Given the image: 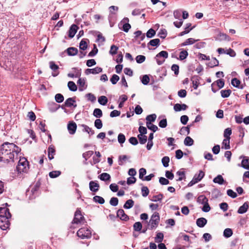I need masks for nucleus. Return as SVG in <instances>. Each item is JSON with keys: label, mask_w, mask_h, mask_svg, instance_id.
Masks as SVG:
<instances>
[{"label": "nucleus", "mask_w": 249, "mask_h": 249, "mask_svg": "<svg viewBox=\"0 0 249 249\" xmlns=\"http://www.w3.org/2000/svg\"><path fill=\"white\" fill-rule=\"evenodd\" d=\"M120 77L116 74H113L110 78V81L112 84L115 85L119 80Z\"/></svg>", "instance_id": "60"}, {"label": "nucleus", "mask_w": 249, "mask_h": 249, "mask_svg": "<svg viewBox=\"0 0 249 249\" xmlns=\"http://www.w3.org/2000/svg\"><path fill=\"white\" fill-rule=\"evenodd\" d=\"M76 101L75 100L74 98H69L65 101L63 106L68 107H71L72 106L75 107L77 106L76 104L74 105V103Z\"/></svg>", "instance_id": "14"}, {"label": "nucleus", "mask_w": 249, "mask_h": 249, "mask_svg": "<svg viewBox=\"0 0 249 249\" xmlns=\"http://www.w3.org/2000/svg\"><path fill=\"white\" fill-rule=\"evenodd\" d=\"M21 148L13 142H5L0 146V163L2 166H10L18 159Z\"/></svg>", "instance_id": "1"}, {"label": "nucleus", "mask_w": 249, "mask_h": 249, "mask_svg": "<svg viewBox=\"0 0 249 249\" xmlns=\"http://www.w3.org/2000/svg\"><path fill=\"white\" fill-rule=\"evenodd\" d=\"M191 26V23H187L186 25V27L185 28V30L184 31H182L180 33V36H183L186 34H188L189 33V32L193 29V28L194 27H192V28H190Z\"/></svg>", "instance_id": "33"}, {"label": "nucleus", "mask_w": 249, "mask_h": 249, "mask_svg": "<svg viewBox=\"0 0 249 249\" xmlns=\"http://www.w3.org/2000/svg\"><path fill=\"white\" fill-rule=\"evenodd\" d=\"M194 140L189 136L185 138L184 141V143L186 146H191L194 144Z\"/></svg>", "instance_id": "36"}, {"label": "nucleus", "mask_w": 249, "mask_h": 249, "mask_svg": "<svg viewBox=\"0 0 249 249\" xmlns=\"http://www.w3.org/2000/svg\"><path fill=\"white\" fill-rule=\"evenodd\" d=\"M213 181L215 183H218L221 185L224 183V180L222 176L220 175H219L213 178Z\"/></svg>", "instance_id": "31"}, {"label": "nucleus", "mask_w": 249, "mask_h": 249, "mask_svg": "<svg viewBox=\"0 0 249 249\" xmlns=\"http://www.w3.org/2000/svg\"><path fill=\"white\" fill-rule=\"evenodd\" d=\"M134 230L137 231H140L142 229V224L140 222H137L133 225Z\"/></svg>", "instance_id": "48"}, {"label": "nucleus", "mask_w": 249, "mask_h": 249, "mask_svg": "<svg viewBox=\"0 0 249 249\" xmlns=\"http://www.w3.org/2000/svg\"><path fill=\"white\" fill-rule=\"evenodd\" d=\"M1 217L0 219V228L2 230H6L10 226L9 219L11 217Z\"/></svg>", "instance_id": "11"}, {"label": "nucleus", "mask_w": 249, "mask_h": 249, "mask_svg": "<svg viewBox=\"0 0 249 249\" xmlns=\"http://www.w3.org/2000/svg\"><path fill=\"white\" fill-rule=\"evenodd\" d=\"M230 139L229 138H225L223 141L222 145L224 146V148L225 149H229L230 148Z\"/></svg>", "instance_id": "51"}, {"label": "nucleus", "mask_w": 249, "mask_h": 249, "mask_svg": "<svg viewBox=\"0 0 249 249\" xmlns=\"http://www.w3.org/2000/svg\"><path fill=\"white\" fill-rule=\"evenodd\" d=\"M72 223L73 224L83 225L87 223L85 218L82 214L81 211L79 209H77L75 212L74 217Z\"/></svg>", "instance_id": "4"}, {"label": "nucleus", "mask_w": 249, "mask_h": 249, "mask_svg": "<svg viewBox=\"0 0 249 249\" xmlns=\"http://www.w3.org/2000/svg\"><path fill=\"white\" fill-rule=\"evenodd\" d=\"M105 41V38L101 34H98L95 39V42L97 43V45L99 46L104 45Z\"/></svg>", "instance_id": "20"}, {"label": "nucleus", "mask_w": 249, "mask_h": 249, "mask_svg": "<svg viewBox=\"0 0 249 249\" xmlns=\"http://www.w3.org/2000/svg\"><path fill=\"white\" fill-rule=\"evenodd\" d=\"M197 201L199 203L204 204L208 202V199L204 195H200L198 197Z\"/></svg>", "instance_id": "32"}, {"label": "nucleus", "mask_w": 249, "mask_h": 249, "mask_svg": "<svg viewBox=\"0 0 249 249\" xmlns=\"http://www.w3.org/2000/svg\"><path fill=\"white\" fill-rule=\"evenodd\" d=\"M77 84L79 85V90H83V88L85 86V81L84 79L79 78V80L77 81Z\"/></svg>", "instance_id": "58"}, {"label": "nucleus", "mask_w": 249, "mask_h": 249, "mask_svg": "<svg viewBox=\"0 0 249 249\" xmlns=\"http://www.w3.org/2000/svg\"><path fill=\"white\" fill-rule=\"evenodd\" d=\"M1 217H11V214L10 213L9 209L6 207L0 208V219Z\"/></svg>", "instance_id": "12"}, {"label": "nucleus", "mask_w": 249, "mask_h": 249, "mask_svg": "<svg viewBox=\"0 0 249 249\" xmlns=\"http://www.w3.org/2000/svg\"><path fill=\"white\" fill-rule=\"evenodd\" d=\"M108 102L107 97L105 96H101L98 98V102L102 105H106Z\"/></svg>", "instance_id": "38"}, {"label": "nucleus", "mask_w": 249, "mask_h": 249, "mask_svg": "<svg viewBox=\"0 0 249 249\" xmlns=\"http://www.w3.org/2000/svg\"><path fill=\"white\" fill-rule=\"evenodd\" d=\"M94 125H95V126L97 129L101 128L102 127V126H103V124H102V121L100 119H96L95 121Z\"/></svg>", "instance_id": "64"}, {"label": "nucleus", "mask_w": 249, "mask_h": 249, "mask_svg": "<svg viewBox=\"0 0 249 249\" xmlns=\"http://www.w3.org/2000/svg\"><path fill=\"white\" fill-rule=\"evenodd\" d=\"M242 166L243 168L249 169V159H244L242 160Z\"/></svg>", "instance_id": "52"}, {"label": "nucleus", "mask_w": 249, "mask_h": 249, "mask_svg": "<svg viewBox=\"0 0 249 249\" xmlns=\"http://www.w3.org/2000/svg\"><path fill=\"white\" fill-rule=\"evenodd\" d=\"M150 81L149 76L147 75H144L142 76L141 81L142 83L144 85H147Z\"/></svg>", "instance_id": "63"}, {"label": "nucleus", "mask_w": 249, "mask_h": 249, "mask_svg": "<svg viewBox=\"0 0 249 249\" xmlns=\"http://www.w3.org/2000/svg\"><path fill=\"white\" fill-rule=\"evenodd\" d=\"M102 71V68L97 67L94 69H87L85 71V73L86 74H89V73L95 74L101 72Z\"/></svg>", "instance_id": "16"}, {"label": "nucleus", "mask_w": 249, "mask_h": 249, "mask_svg": "<svg viewBox=\"0 0 249 249\" xmlns=\"http://www.w3.org/2000/svg\"><path fill=\"white\" fill-rule=\"evenodd\" d=\"M205 175V173L202 171H199V173L198 175L196 174L193 178L196 181V182L197 183L198 181H200L204 177Z\"/></svg>", "instance_id": "26"}, {"label": "nucleus", "mask_w": 249, "mask_h": 249, "mask_svg": "<svg viewBox=\"0 0 249 249\" xmlns=\"http://www.w3.org/2000/svg\"><path fill=\"white\" fill-rule=\"evenodd\" d=\"M117 216L122 220L127 221L129 219L128 215L125 214L123 209H119L117 213Z\"/></svg>", "instance_id": "15"}, {"label": "nucleus", "mask_w": 249, "mask_h": 249, "mask_svg": "<svg viewBox=\"0 0 249 249\" xmlns=\"http://www.w3.org/2000/svg\"><path fill=\"white\" fill-rule=\"evenodd\" d=\"M168 56V53L166 51H162L158 53L155 57L157 63L158 65H161L165 61V59Z\"/></svg>", "instance_id": "8"}, {"label": "nucleus", "mask_w": 249, "mask_h": 249, "mask_svg": "<svg viewBox=\"0 0 249 249\" xmlns=\"http://www.w3.org/2000/svg\"><path fill=\"white\" fill-rule=\"evenodd\" d=\"M163 237L164 235L162 232L157 233L155 238V242L157 243H161L163 240Z\"/></svg>", "instance_id": "39"}, {"label": "nucleus", "mask_w": 249, "mask_h": 249, "mask_svg": "<svg viewBox=\"0 0 249 249\" xmlns=\"http://www.w3.org/2000/svg\"><path fill=\"white\" fill-rule=\"evenodd\" d=\"M61 174L60 171H53L49 173V176L51 178H55L59 176Z\"/></svg>", "instance_id": "42"}, {"label": "nucleus", "mask_w": 249, "mask_h": 249, "mask_svg": "<svg viewBox=\"0 0 249 249\" xmlns=\"http://www.w3.org/2000/svg\"><path fill=\"white\" fill-rule=\"evenodd\" d=\"M146 126L148 129L151 130L153 132H156L158 129V127L157 125L152 124L149 122H146Z\"/></svg>", "instance_id": "44"}, {"label": "nucleus", "mask_w": 249, "mask_h": 249, "mask_svg": "<svg viewBox=\"0 0 249 249\" xmlns=\"http://www.w3.org/2000/svg\"><path fill=\"white\" fill-rule=\"evenodd\" d=\"M188 108V106L184 104H176L174 106V109L176 111H180L181 110H185Z\"/></svg>", "instance_id": "23"}, {"label": "nucleus", "mask_w": 249, "mask_h": 249, "mask_svg": "<svg viewBox=\"0 0 249 249\" xmlns=\"http://www.w3.org/2000/svg\"><path fill=\"white\" fill-rule=\"evenodd\" d=\"M142 196L143 197L147 196L149 193V189L147 188V187H146V186L142 187Z\"/></svg>", "instance_id": "61"}, {"label": "nucleus", "mask_w": 249, "mask_h": 249, "mask_svg": "<svg viewBox=\"0 0 249 249\" xmlns=\"http://www.w3.org/2000/svg\"><path fill=\"white\" fill-rule=\"evenodd\" d=\"M93 152L92 151H88L83 154V157L86 160H88L92 155Z\"/></svg>", "instance_id": "59"}, {"label": "nucleus", "mask_w": 249, "mask_h": 249, "mask_svg": "<svg viewBox=\"0 0 249 249\" xmlns=\"http://www.w3.org/2000/svg\"><path fill=\"white\" fill-rule=\"evenodd\" d=\"M137 137L141 144H143L146 142L147 140V137L146 136L142 135V134H139Z\"/></svg>", "instance_id": "34"}, {"label": "nucleus", "mask_w": 249, "mask_h": 249, "mask_svg": "<svg viewBox=\"0 0 249 249\" xmlns=\"http://www.w3.org/2000/svg\"><path fill=\"white\" fill-rule=\"evenodd\" d=\"M29 168V162L25 158H20L17 166V170L18 173L27 172Z\"/></svg>", "instance_id": "3"}, {"label": "nucleus", "mask_w": 249, "mask_h": 249, "mask_svg": "<svg viewBox=\"0 0 249 249\" xmlns=\"http://www.w3.org/2000/svg\"><path fill=\"white\" fill-rule=\"evenodd\" d=\"M78 26L75 24H72L70 28L68 31V36L69 37L72 38L78 29Z\"/></svg>", "instance_id": "17"}, {"label": "nucleus", "mask_w": 249, "mask_h": 249, "mask_svg": "<svg viewBox=\"0 0 249 249\" xmlns=\"http://www.w3.org/2000/svg\"><path fill=\"white\" fill-rule=\"evenodd\" d=\"M188 54V52L186 50H182L180 52L179 59L183 60L187 57Z\"/></svg>", "instance_id": "56"}, {"label": "nucleus", "mask_w": 249, "mask_h": 249, "mask_svg": "<svg viewBox=\"0 0 249 249\" xmlns=\"http://www.w3.org/2000/svg\"><path fill=\"white\" fill-rule=\"evenodd\" d=\"M64 97L62 94L57 93L55 96V100L58 103H62L64 101Z\"/></svg>", "instance_id": "53"}, {"label": "nucleus", "mask_w": 249, "mask_h": 249, "mask_svg": "<svg viewBox=\"0 0 249 249\" xmlns=\"http://www.w3.org/2000/svg\"><path fill=\"white\" fill-rule=\"evenodd\" d=\"M66 51L67 54L70 56L75 55L78 52L76 48H68Z\"/></svg>", "instance_id": "25"}, {"label": "nucleus", "mask_w": 249, "mask_h": 249, "mask_svg": "<svg viewBox=\"0 0 249 249\" xmlns=\"http://www.w3.org/2000/svg\"><path fill=\"white\" fill-rule=\"evenodd\" d=\"M93 200L95 202H97L100 204H103L105 203L104 199L100 196H94L93 198Z\"/></svg>", "instance_id": "41"}, {"label": "nucleus", "mask_w": 249, "mask_h": 249, "mask_svg": "<svg viewBox=\"0 0 249 249\" xmlns=\"http://www.w3.org/2000/svg\"><path fill=\"white\" fill-rule=\"evenodd\" d=\"M84 128V130L88 133L89 135H92L94 134V131L91 128L89 127L86 124H82L81 125Z\"/></svg>", "instance_id": "45"}, {"label": "nucleus", "mask_w": 249, "mask_h": 249, "mask_svg": "<svg viewBox=\"0 0 249 249\" xmlns=\"http://www.w3.org/2000/svg\"><path fill=\"white\" fill-rule=\"evenodd\" d=\"M77 236L81 239H89L91 236V231L86 228L80 229L77 232Z\"/></svg>", "instance_id": "5"}, {"label": "nucleus", "mask_w": 249, "mask_h": 249, "mask_svg": "<svg viewBox=\"0 0 249 249\" xmlns=\"http://www.w3.org/2000/svg\"><path fill=\"white\" fill-rule=\"evenodd\" d=\"M55 150L54 149V148L53 146H49L48 149V158L49 159L51 160L53 159V155L55 154Z\"/></svg>", "instance_id": "28"}, {"label": "nucleus", "mask_w": 249, "mask_h": 249, "mask_svg": "<svg viewBox=\"0 0 249 249\" xmlns=\"http://www.w3.org/2000/svg\"><path fill=\"white\" fill-rule=\"evenodd\" d=\"M231 92V90L227 89V90H222L220 91L221 96L223 98H227L228 97Z\"/></svg>", "instance_id": "46"}, {"label": "nucleus", "mask_w": 249, "mask_h": 249, "mask_svg": "<svg viewBox=\"0 0 249 249\" xmlns=\"http://www.w3.org/2000/svg\"><path fill=\"white\" fill-rule=\"evenodd\" d=\"M134 204V202L132 199L127 200L124 205L125 209H130L132 208Z\"/></svg>", "instance_id": "37"}, {"label": "nucleus", "mask_w": 249, "mask_h": 249, "mask_svg": "<svg viewBox=\"0 0 249 249\" xmlns=\"http://www.w3.org/2000/svg\"><path fill=\"white\" fill-rule=\"evenodd\" d=\"M68 86L70 90L75 91L77 90V87L73 81H69L68 83Z\"/></svg>", "instance_id": "40"}, {"label": "nucleus", "mask_w": 249, "mask_h": 249, "mask_svg": "<svg viewBox=\"0 0 249 249\" xmlns=\"http://www.w3.org/2000/svg\"><path fill=\"white\" fill-rule=\"evenodd\" d=\"M218 39L221 41L229 40L230 37L227 35H226L225 34L220 33L218 35Z\"/></svg>", "instance_id": "57"}, {"label": "nucleus", "mask_w": 249, "mask_h": 249, "mask_svg": "<svg viewBox=\"0 0 249 249\" xmlns=\"http://www.w3.org/2000/svg\"><path fill=\"white\" fill-rule=\"evenodd\" d=\"M249 208V203L248 202H245L243 205L240 206L238 210V213L243 214L246 213Z\"/></svg>", "instance_id": "19"}, {"label": "nucleus", "mask_w": 249, "mask_h": 249, "mask_svg": "<svg viewBox=\"0 0 249 249\" xmlns=\"http://www.w3.org/2000/svg\"><path fill=\"white\" fill-rule=\"evenodd\" d=\"M160 40L159 38H155L152 40H150V41H144L143 42H142L140 44L142 45V47H146V46L147 47H149V46H151L152 47H155L159 45Z\"/></svg>", "instance_id": "10"}, {"label": "nucleus", "mask_w": 249, "mask_h": 249, "mask_svg": "<svg viewBox=\"0 0 249 249\" xmlns=\"http://www.w3.org/2000/svg\"><path fill=\"white\" fill-rule=\"evenodd\" d=\"M177 175L178 176L179 178L177 181H181L186 178L185 173L183 171L179 170L177 172Z\"/></svg>", "instance_id": "35"}, {"label": "nucleus", "mask_w": 249, "mask_h": 249, "mask_svg": "<svg viewBox=\"0 0 249 249\" xmlns=\"http://www.w3.org/2000/svg\"><path fill=\"white\" fill-rule=\"evenodd\" d=\"M191 81H192L193 83V87L194 88V89H197L199 82V79L197 76H193L191 78Z\"/></svg>", "instance_id": "30"}, {"label": "nucleus", "mask_w": 249, "mask_h": 249, "mask_svg": "<svg viewBox=\"0 0 249 249\" xmlns=\"http://www.w3.org/2000/svg\"><path fill=\"white\" fill-rule=\"evenodd\" d=\"M99 178L103 181H108L110 180V175L107 173H103L99 176Z\"/></svg>", "instance_id": "27"}, {"label": "nucleus", "mask_w": 249, "mask_h": 249, "mask_svg": "<svg viewBox=\"0 0 249 249\" xmlns=\"http://www.w3.org/2000/svg\"><path fill=\"white\" fill-rule=\"evenodd\" d=\"M232 233L231 229L227 228L224 230L223 235L225 237L229 238L232 235Z\"/></svg>", "instance_id": "49"}, {"label": "nucleus", "mask_w": 249, "mask_h": 249, "mask_svg": "<svg viewBox=\"0 0 249 249\" xmlns=\"http://www.w3.org/2000/svg\"><path fill=\"white\" fill-rule=\"evenodd\" d=\"M156 117L157 116L155 114L149 115L146 117V122L151 123V122H153L156 120Z\"/></svg>", "instance_id": "43"}, {"label": "nucleus", "mask_w": 249, "mask_h": 249, "mask_svg": "<svg viewBox=\"0 0 249 249\" xmlns=\"http://www.w3.org/2000/svg\"><path fill=\"white\" fill-rule=\"evenodd\" d=\"M93 114L96 118H100L103 115L102 111L100 108H95L93 111Z\"/></svg>", "instance_id": "47"}, {"label": "nucleus", "mask_w": 249, "mask_h": 249, "mask_svg": "<svg viewBox=\"0 0 249 249\" xmlns=\"http://www.w3.org/2000/svg\"><path fill=\"white\" fill-rule=\"evenodd\" d=\"M231 85L236 87V88H240L241 89H242L243 88V86H241V87H239L240 86V84L241 83V82L239 80H238L237 78H233L232 80H231Z\"/></svg>", "instance_id": "29"}, {"label": "nucleus", "mask_w": 249, "mask_h": 249, "mask_svg": "<svg viewBox=\"0 0 249 249\" xmlns=\"http://www.w3.org/2000/svg\"><path fill=\"white\" fill-rule=\"evenodd\" d=\"M232 133V130L231 128H227L225 129L224 132V136L225 138L231 139L230 135Z\"/></svg>", "instance_id": "50"}, {"label": "nucleus", "mask_w": 249, "mask_h": 249, "mask_svg": "<svg viewBox=\"0 0 249 249\" xmlns=\"http://www.w3.org/2000/svg\"><path fill=\"white\" fill-rule=\"evenodd\" d=\"M160 218L159 213L157 212H155L151 216V219L149 221V225H150V229L152 230L156 228L160 222Z\"/></svg>", "instance_id": "7"}, {"label": "nucleus", "mask_w": 249, "mask_h": 249, "mask_svg": "<svg viewBox=\"0 0 249 249\" xmlns=\"http://www.w3.org/2000/svg\"><path fill=\"white\" fill-rule=\"evenodd\" d=\"M50 68L53 71L54 73H52V75L54 77L56 76L58 74V72L55 73L56 71L59 69L58 65H56L53 61H50L49 63Z\"/></svg>", "instance_id": "21"}, {"label": "nucleus", "mask_w": 249, "mask_h": 249, "mask_svg": "<svg viewBox=\"0 0 249 249\" xmlns=\"http://www.w3.org/2000/svg\"><path fill=\"white\" fill-rule=\"evenodd\" d=\"M156 34V31L152 28L150 29L146 33V36L145 34H142L141 31H137L135 32L134 38L133 42L138 43H141L144 41H148L149 38L153 37Z\"/></svg>", "instance_id": "2"}, {"label": "nucleus", "mask_w": 249, "mask_h": 249, "mask_svg": "<svg viewBox=\"0 0 249 249\" xmlns=\"http://www.w3.org/2000/svg\"><path fill=\"white\" fill-rule=\"evenodd\" d=\"M118 141L120 144L124 143L125 141V136L122 133H120L118 136Z\"/></svg>", "instance_id": "62"}, {"label": "nucleus", "mask_w": 249, "mask_h": 249, "mask_svg": "<svg viewBox=\"0 0 249 249\" xmlns=\"http://www.w3.org/2000/svg\"><path fill=\"white\" fill-rule=\"evenodd\" d=\"M89 186L90 191L94 192H97L100 187L99 184L93 181H90Z\"/></svg>", "instance_id": "22"}, {"label": "nucleus", "mask_w": 249, "mask_h": 249, "mask_svg": "<svg viewBox=\"0 0 249 249\" xmlns=\"http://www.w3.org/2000/svg\"><path fill=\"white\" fill-rule=\"evenodd\" d=\"M68 129L70 134L73 135L75 133L77 125L74 122H71L68 124Z\"/></svg>", "instance_id": "13"}, {"label": "nucleus", "mask_w": 249, "mask_h": 249, "mask_svg": "<svg viewBox=\"0 0 249 249\" xmlns=\"http://www.w3.org/2000/svg\"><path fill=\"white\" fill-rule=\"evenodd\" d=\"M197 40H195L193 38H190L187 39L185 42L181 44L182 46H186L193 44Z\"/></svg>", "instance_id": "54"}, {"label": "nucleus", "mask_w": 249, "mask_h": 249, "mask_svg": "<svg viewBox=\"0 0 249 249\" xmlns=\"http://www.w3.org/2000/svg\"><path fill=\"white\" fill-rule=\"evenodd\" d=\"M207 220L203 217L199 218L196 220V225L200 228H202L207 224Z\"/></svg>", "instance_id": "24"}, {"label": "nucleus", "mask_w": 249, "mask_h": 249, "mask_svg": "<svg viewBox=\"0 0 249 249\" xmlns=\"http://www.w3.org/2000/svg\"><path fill=\"white\" fill-rule=\"evenodd\" d=\"M169 161H170V159L167 156H165V157H163L161 160L162 163L163 165L165 167H168L169 166Z\"/></svg>", "instance_id": "55"}, {"label": "nucleus", "mask_w": 249, "mask_h": 249, "mask_svg": "<svg viewBox=\"0 0 249 249\" xmlns=\"http://www.w3.org/2000/svg\"><path fill=\"white\" fill-rule=\"evenodd\" d=\"M224 81L222 79H220L216 81L215 82L213 83L212 84V90L215 92L216 91L215 90H214L213 87L216 85L218 87V89H221L223 88L224 86Z\"/></svg>", "instance_id": "18"}, {"label": "nucleus", "mask_w": 249, "mask_h": 249, "mask_svg": "<svg viewBox=\"0 0 249 249\" xmlns=\"http://www.w3.org/2000/svg\"><path fill=\"white\" fill-rule=\"evenodd\" d=\"M110 14L108 16V20L110 23V26H112L111 23H114L116 20V13L113 12L112 10H114L116 12L118 10V7L115 6H111L109 8Z\"/></svg>", "instance_id": "9"}, {"label": "nucleus", "mask_w": 249, "mask_h": 249, "mask_svg": "<svg viewBox=\"0 0 249 249\" xmlns=\"http://www.w3.org/2000/svg\"><path fill=\"white\" fill-rule=\"evenodd\" d=\"M41 183L39 181L36 183L35 185L31 188V190H28L26 192V195H30V199H33L37 195L38 191L40 187Z\"/></svg>", "instance_id": "6"}]
</instances>
